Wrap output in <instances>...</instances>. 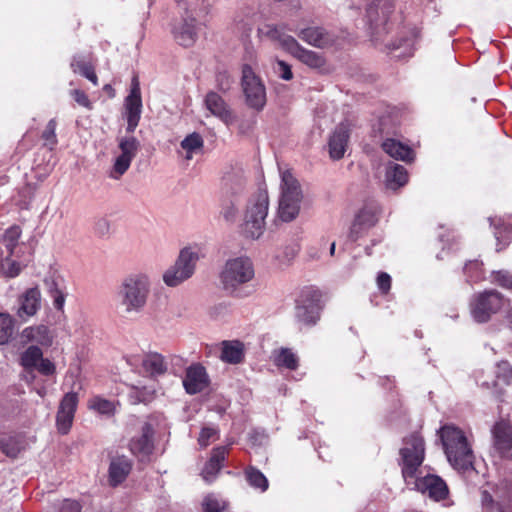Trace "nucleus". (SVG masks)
I'll return each instance as SVG.
<instances>
[{"label":"nucleus","instance_id":"obj_23","mask_svg":"<svg viewBox=\"0 0 512 512\" xmlns=\"http://www.w3.org/2000/svg\"><path fill=\"white\" fill-rule=\"evenodd\" d=\"M173 35L181 46H192L197 39L196 19L192 16L184 17L181 22L173 28Z\"/></svg>","mask_w":512,"mask_h":512},{"label":"nucleus","instance_id":"obj_13","mask_svg":"<svg viewBox=\"0 0 512 512\" xmlns=\"http://www.w3.org/2000/svg\"><path fill=\"white\" fill-rule=\"evenodd\" d=\"M124 107L127 119L126 131L133 133L139 124L142 113L141 90L137 76L132 79L130 92L124 100Z\"/></svg>","mask_w":512,"mask_h":512},{"label":"nucleus","instance_id":"obj_28","mask_svg":"<svg viewBox=\"0 0 512 512\" xmlns=\"http://www.w3.org/2000/svg\"><path fill=\"white\" fill-rule=\"evenodd\" d=\"M267 35L272 40L277 41L283 50H285L294 57L302 48L298 41L294 37L287 35L284 32L283 28L280 26L269 27Z\"/></svg>","mask_w":512,"mask_h":512},{"label":"nucleus","instance_id":"obj_40","mask_svg":"<svg viewBox=\"0 0 512 512\" xmlns=\"http://www.w3.org/2000/svg\"><path fill=\"white\" fill-rule=\"evenodd\" d=\"M48 294L52 299L53 306L57 310H62L65 304V293L55 280H45Z\"/></svg>","mask_w":512,"mask_h":512},{"label":"nucleus","instance_id":"obj_20","mask_svg":"<svg viewBox=\"0 0 512 512\" xmlns=\"http://www.w3.org/2000/svg\"><path fill=\"white\" fill-rule=\"evenodd\" d=\"M350 138V129L348 124L340 123L328 140L329 155L333 160H339L344 157Z\"/></svg>","mask_w":512,"mask_h":512},{"label":"nucleus","instance_id":"obj_57","mask_svg":"<svg viewBox=\"0 0 512 512\" xmlns=\"http://www.w3.org/2000/svg\"><path fill=\"white\" fill-rule=\"evenodd\" d=\"M481 501H482V505L484 507H489V506H491L494 503L491 494L488 493L487 491H483L482 492Z\"/></svg>","mask_w":512,"mask_h":512},{"label":"nucleus","instance_id":"obj_7","mask_svg":"<svg viewBox=\"0 0 512 512\" xmlns=\"http://www.w3.org/2000/svg\"><path fill=\"white\" fill-rule=\"evenodd\" d=\"M255 276L254 265L249 257L240 256L228 259L220 273V281L226 291L235 293L242 285Z\"/></svg>","mask_w":512,"mask_h":512},{"label":"nucleus","instance_id":"obj_51","mask_svg":"<svg viewBox=\"0 0 512 512\" xmlns=\"http://www.w3.org/2000/svg\"><path fill=\"white\" fill-rule=\"evenodd\" d=\"M57 509L58 512H81L82 505L77 500L64 499L59 503Z\"/></svg>","mask_w":512,"mask_h":512},{"label":"nucleus","instance_id":"obj_11","mask_svg":"<svg viewBox=\"0 0 512 512\" xmlns=\"http://www.w3.org/2000/svg\"><path fill=\"white\" fill-rule=\"evenodd\" d=\"M118 147L120 154L115 157L108 173L109 177L114 180L120 179L128 171L140 149V142L134 136H125L119 139Z\"/></svg>","mask_w":512,"mask_h":512},{"label":"nucleus","instance_id":"obj_35","mask_svg":"<svg viewBox=\"0 0 512 512\" xmlns=\"http://www.w3.org/2000/svg\"><path fill=\"white\" fill-rule=\"evenodd\" d=\"M245 480L255 490L265 492L269 487L266 476L256 467L248 466L244 471Z\"/></svg>","mask_w":512,"mask_h":512},{"label":"nucleus","instance_id":"obj_17","mask_svg":"<svg viewBox=\"0 0 512 512\" xmlns=\"http://www.w3.org/2000/svg\"><path fill=\"white\" fill-rule=\"evenodd\" d=\"M209 385L206 369L199 363H194L186 369L183 386L188 394H197Z\"/></svg>","mask_w":512,"mask_h":512},{"label":"nucleus","instance_id":"obj_39","mask_svg":"<svg viewBox=\"0 0 512 512\" xmlns=\"http://www.w3.org/2000/svg\"><path fill=\"white\" fill-rule=\"evenodd\" d=\"M14 333V318L6 312L0 313V345L7 344Z\"/></svg>","mask_w":512,"mask_h":512},{"label":"nucleus","instance_id":"obj_47","mask_svg":"<svg viewBox=\"0 0 512 512\" xmlns=\"http://www.w3.org/2000/svg\"><path fill=\"white\" fill-rule=\"evenodd\" d=\"M220 214L225 221L234 222L238 215V208L236 203L232 200H224L221 204Z\"/></svg>","mask_w":512,"mask_h":512},{"label":"nucleus","instance_id":"obj_48","mask_svg":"<svg viewBox=\"0 0 512 512\" xmlns=\"http://www.w3.org/2000/svg\"><path fill=\"white\" fill-rule=\"evenodd\" d=\"M273 71L281 79L289 81L293 78V72L291 66L283 60H277L273 66Z\"/></svg>","mask_w":512,"mask_h":512},{"label":"nucleus","instance_id":"obj_58","mask_svg":"<svg viewBox=\"0 0 512 512\" xmlns=\"http://www.w3.org/2000/svg\"><path fill=\"white\" fill-rule=\"evenodd\" d=\"M498 512H512V503L509 502L505 505H498Z\"/></svg>","mask_w":512,"mask_h":512},{"label":"nucleus","instance_id":"obj_24","mask_svg":"<svg viewBox=\"0 0 512 512\" xmlns=\"http://www.w3.org/2000/svg\"><path fill=\"white\" fill-rule=\"evenodd\" d=\"M153 428L151 424L145 423L141 434L131 439L129 443L130 451L136 456H148L153 451Z\"/></svg>","mask_w":512,"mask_h":512},{"label":"nucleus","instance_id":"obj_64","mask_svg":"<svg viewBox=\"0 0 512 512\" xmlns=\"http://www.w3.org/2000/svg\"><path fill=\"white\" fill-rule=\"evenodd\" d=\"M296 254V251L294 249H292V253H291V256L294 257Z\"/></svg>","mask_w":512,"mask_h":512},{"label":"nucleus","instance_id":"obj_6","mask_svg":"<svg viewBox=\"0 0 512 512\" xmlns=\"http://www.w3.org/2000/svg\"><path fill=\"white\" fill-rule=\"evenodd\" d=\"M268 210L269 199L266 192L259 191L249 199L243 223V232L247 237L258 239L263 235Z\"/></svg>","mask_w":512,"mask_h":512},{"label":"nucleus","instance_id":"obj_9","mask_svg":"<svg viewBox=\"0 0 512 512\" xmlns=\"http://www.w3.org/2000/svg\"><path fill=\"white\" fill-rule=\"evenodd\" d=\"M506 299L495 290L477 294L470 304L471 316L477 323H486L491 316L498 313L507 303Z\"/></svg>","mask_w":512,"mask_h":512},{"label":"nucleus","instance_id":"obj_19","mask_svg":"<svg viewBox=\"0 0 512 512\" xmlns=\"http://www.w3.org/2000/svg\"><path fill=\"white\" fill-rule=\"evenodd\" d=\"M206 109L216 118L226 125H231L235 121V115L225 100L216 92H209L205 96Z\"/></svg>","mask_w":512,"mask_h":512},{"label":"nucleus","instance_id":"obj_55","mask_svg":"<svg viewBox=\"0 0 512 512\" xmlns=\"http://www.w3.org/2000/svg\"><path fill=\"white\" fill-rule=\"evenodd\" d=\"M88 64H90V62L87 61L84 56L76 55L73 57L70 67L74 73H78L81 69H83V67H86Z\"/></svg>","mask_w":512,"mask_h":512},{"label":"nucleus","instance_id":"obj_29","mask_svg":"<svg viewBox=\"0 0 512 512\" xmlns=\"http://www.w3.org/2000/svg\"><path fill=\"white\" fill-rule=\"evenodd\" d=\"M490 225L494 227V236L497 241V251L505 248L512 239V219L505 221L502 218H489Z\"/></svg>","mask_w":512,"mask_h":512},{"label":"nucleus","instance_id":"obj_18","mask_svg":"<svg viewBox=\"0 0 512 512\" xmlns=\"http://www.w3.org/2000/svg\"><path fill=\"white\" fill-rule=\"evenodd\" d=\"M493 446L502 457L512 456V427L506 421L496 422L492 428Z\"/></svg>","mask_w":512,"mask_h":512},{"label":"nucleus","instance_id":"obj_21","mask_svg":"<svg viewBox=\"0 0 512 512\" xmlns=\"http://www.w3.org/2000/svg\"><path fill=\"white\" fill-rule=\"evenodd\" d=\"M379 206L376 202L366 203L361 210L358 212L355 221L353 223L351 234L354 240L357 239V235L361 230L370 228L378 221Z\"/></svg>","mask_w":512,"mask_h":512},{"label":"nucleus","instance_id":"obj_60","mask_svg":"<svg viewBox=\"0 0 512 512\" xmlns=\"http://www.w3.org/2000/svg\"><path fill=\"white\" fill-rule=\"evenodd\" d=\"M334 252H335V242H332L331 246H330V254L333 255Z\"/></svg>","mask_w":512,"mask_h":512},{"label":"nucleus","instance_id":"obj_16","mask_svg":"<svg viewBox=\"0 0 512 512\" xmlns=\"http://www.w3.org/2000/svg\"><path fill=\"white\" fill-rule=\"evenodd\" d=\"M298 37L307 44L320 49L332 47L337 42L334 33L319 26H310L299 30Z\"/></svg>","mask_w":512,"mask_h":512},{"label":"nucleus","instance_id":"obj_3","mask_svg":"<svg viewBox=\"0 0 512 512\" xmlns=\"http://www.w3.org/2000/svg\"><path fill=\"white\" fill-rule=\"evenodd\" d=\"M441 441L449 463L457 470H467L473 465V452L463 431L453 425L440 430Z\"/></svg>","mask_w":512,"mask_h":512},{"label":"nucleus","instance_id":"obj_33","mask_svg":"<svg viewBox=\"0 0 512 512\" xmlns=\"http://www.w3.org/2000/svg\"><path fill=\"white\" fill-rule=\"evenodd\" d=\"M143 372L150 376L162 375L167 370L166 362L162 355L151 353L141 358Z\"/></svg>","mask_w":512,"mask_h":512},{"label":"nucleus","instance_id":"obj_54","mask_svg":"<svg viewBox=\"0 0 512 512\" xmlns=\"http://www.w3.org/2000/svg\"><path fill=\"white\" fill-rule=\"evenodd\" d=\"M377 286L382 293H387L391 288V277L385 272H381L377 277Z\"/></svg>","mask_w":512,"mask_h":512},{"label":"nucleus","instance_id":"obj_27","mask_svg":"<svg viewBox=\"0 0 512 512\" xmlns=\"http://www.w3.org/2000/svg\"><path fill=\"white\" fill-rule=\"evenodd\" d=\"M228 453V447L219 446L213 449L210 459L202 470L203 479L207 482L213 481L222 468L223 462Z\"/></svg>","mask_w":512,"mask_h":512},{"label":"nucleus","instance_id":"obj_37","mask_svg":"<svg viewBox=\"0 0 512 512\" xmlns=\"http://www.w3.org/2000/svg\"><path fill=\"white\" fill-rule=\"evenodd\" d=\"M295 58L310 68H321L325 65V59L320 54L304 47L299 50Z\"/></svg>","mask_w":512,"mask_h":512},{"label":"nucleus","instance_id":"obj_26","mask_svg":"<svg viewBox=\"0 0 512 512\" xmlns=\"http://www.w3.org/2000/svg\"><path fill=\"white\" fill-rule=\"evenodd\" d=\"M204 139L198 132L189 133L180 142V148L177 150L179 156L186 161H191L195 155L203 152Z\"/></svg>","mask_w":512,"mask_h":512},{"label":"nucleus","instance_id":"obj_43","mask_svg":"<svg viewBox=\"0 0 512 512\" xmlns=\"http://www.w3.org/2000/svg\"><path fill=\"white\" fill-rule=\"evenodd\" d=\"M464 273L466 274L469 282H478L484 278L482 263L477 260L466 263Z\"/></svg>","mask_w":512,"mask_h":512},{"label":"nucleus","instance_id":"obj_1","mask_svg":"<svg viewBox=\"0 0 512 512\" xmlns=\"http://www.w3.org/2000/svg\"><path fill=\"white\" fill-rule=\"evenodd\" d=\"M425 458L424 439L419 434H412L405 438L400 449V466L402 477L406 485L418 492L440 501L447 497L448 487L443 479L437 475L428 474L418 476V471Z\"/></svg>","mask_w":512,"mask_h":512},{"label":"nucleus","instance_id":"obj_56","mask_svg":"<svg viewBox=\"0 0 512 512\" xmlns=\"http://www.w3.org/2000/svg\"><path fill=\"white\" fill-rule=\"evenodd\" d=\"M78 73L91 81L95 86L98 85V78L91 63L83 67Z\"/></svg>","mask_w":512,"mask_h":512},{"label":"nucleus","instance_id":"obj_53","mask_svg":"<svg viewBox=\"0 0 512 512\" xmlns=\"http://www.w3.org/2000/svg\"><path fill=\"white\" fill-rule=\"evenodd\" d=\"M71 96L80 106L92 109V104L84 91L79 89L72 90Z\"/></svg>","mask_w":512,"mask_h":512},{"label":"nucleus","instance_id":"obj_63","mask_svg":"<svg viewBox=\"0 0 512 512\" xmlns=\"http://www.w3.org/2000/svg\"><path fill=\"white\" fill-rule=\"evenodd\" d=\"M372 10H373V8H372V7H370V8L368 9V14H369V16H371V14H372Z\"/></svg>","mask_w":512,"mask_h":512},{"label":"nucleus","instance_id":"obj_42","mask_svg":"<svg viewBox=\"0 0 512 512\" xmlns=\"http://www.w3.org/2000/svg\"><path fill=\"white\" fill-rule=\"evenodd\" d=\"M56 127L57 122L55 119H51L44 131L42 132V139L44 141V146L48 147L50 150H53L57 145V136H56Z\"/></svg>","mask_w":512,"mask_h":512},{"label":"nucleus","instance_id":"obj_8","mask_svg":"<svg viewBox=\"0 0 512 512\" xmlns=\"http://www.w3.org/2000/svg\"><path fill=\"white\" fill-rule=\"evenodd\" d=\"M21 236L19 226L8 228L0 244V275L7 278H14L19 275L22 266L13 257L17 256L18 241Z\"/></svg>","mask_w":512,"mask_h":512},{"label":"nucleus","instance_id":"obj_36","mask_svg":"<svg viewBox=\"0 0 512 512\" xmlns=\"http://www.w3.org/2000/svg\"><path fill=\"white\" fill-rule=\"evenodd\" d=\"M42 357L43 352L41 348L36 345H31L21 353L20 364L26 370H31L37 366V363L41 360Z\"/></svg>","mask_w":512,"mask_h":512},{"label":"nucleus","instance_id":"obj_34","mask_svg":"<svg viewBox=\"0 0 512 512\" xmlns=\"http://www.w3.org/2000/svg\"><path fill=\"white\" fill-rule=\"evenodd\" d=\"M273 362L278 367L295 370L298 367V357L289 348H280L273 352Z\"/></svg>","mask_w":512,"mask_h":512},{"label":"nucleus","instance_id":"obj_25","mask_svg":"<svg viewBox=\"0 0 512 512\" xmlns=\"http://www.w3.org/2000/svg\"><path fill=\"white\" fill-rule=\"evenodd\" d=\"M21 339L24 343L35 342L38 345L49 347L53 343V335L44 324L26 327L21 332Z\"/></svg>","mask_w":512,"mask_h":512},{"label":"nucleus","instance_id":"obj_5","mask_svg":"<svg viewBox=\"0 0 512 512\" xmlns=\"http://www.w3.org/2000/svg\"><path fill=\"white\" fill-rule=\"evenodd\" d=\"M201 256V248L197 245L182 248L175 263L163 273L162 279L165 285L176 287L190 279L195 273Z\"/></svg>","mask_w":512,"mask_h":512},{"label":"nucleus","instance_id":"obj_15","mask_svg":"<svg viewBox=\"0 0 512 512\" xmlns=\"http://www.w3.org/2000/svg\"><path fill=\"white\" fill-rule=\"evenodd\" d=\"M18 308L16 310L17 317L26 322L34 317L41 309L42 296L38 287L26 289L17 298Z\"/></svg>","mask_w":512,"mask_h":512},{"label":"nucleus","instance_id":"obj_2","mask_svg":"<svg viewBox=\"0 0 512 512\" xmlns=\"http://www.w3.org/2000/svg\"><path fill=\"white\" fill-rule=\"evenodd\" d=\"M151 285L150 276L146 273L134 272L126 275L116 291L119 308L128 315L141 313L147 306Z\"/></svg>","mask_w":512,"mask_h":512},{"label":"nucleus","instance_id":"obj_31","mask_svg":"<svg viewBox=\"0 0 512 512\" xmlns=\"http://www.w3.org/2000/svg\"><path fill=\"white\" fill-rule=\"evenodd\" d=\"M382 148L390 157L404 162L411 161L414 158L413 150L402 142L388 138L382 143Z\"/></svg>","mask_w":512,"mask_h":512},{"label":"nucleus","instance_id":"obj_44","mask_svg":"<svg viewBox=\"0 0 512 512\" xmlns=\"http://www.w3.org/2000/svg\"><path fill=\"white\" fill-rule=\"evenodd\" d=\"M0 450L8 457L15 458L21 451L19 441L13 437L0 439Z\"/></svg>","mask_w":512,"mask_h":512},{"label":"nucleus","instance_id":"obj_22","mask_svg":"<svg viewBox=\"0 0 512 512\" xmlns=\"http://www.w3.org/2000/svg\"><path fill=\"white\" fill-rule=\"evenodd\" d=\"M132 469L131 460L124 455L111 457L108 469V481L113 487L124 482Z\"/></svg>","mask_w":512,"mask_h":512},{"label":"nucleus","instance_id":"obj_45","mask_svg":"<svg viewBox=\"0 0 512 512\" xmlns=\"http://www.w3.org/2000/svg\"><path fill=\"white\" fill-rule=\"evenodd\" d=\"M218 433L219 430L215 426L203 427L198 438L199 445L201 447H207L218 438Z\"/></svg>","mask_w":512,"mask_h":512},{"label":"nucleus","instance_id":"obj_4","mask_svg":"<svg viewBox=\"0 0 512 512\" xmlns=\"http://www.w3.org/2000/svg\"><path fill=\"white\" fill-rule=\"evenodd\" d=\"M281 195L277 216L282 222L293 221L300 212L302 191L297 179L289 170L281 172Z\"/></svg>","mask_w":512,"mask_h":512},{"label":"nucleus","instance_id":"obj_49","mask_svg":"<svg viewBox=\"0 0 512 512\" xmlns=\"http://www.w3.org/2000/svg\"><path fill=\"white\" fill-rule=\"evenodd\" d=\"M474 378L476 383L482 388H496V382L494 381V379L485 377V371L483 369L475 370Z\"/></svg>","mask_w":512,"mask_h":512},{"label":"nucleus","instance_id":"obj_32","mask_svg":"<svg viewBox=\"0 0 512 512\" xmlns=\"http://www.w3.org/2000/svg\"><path fill=\"white\" fill-rule=\"evenodd\" d=\"M408 182V173L404 166L390 163L386 168L385 183L388 189L396 190Z\"/></svg>","mask_w":512,"mask_h":512},{"label":"nucleus","instance_id":"obj_59","mask_svg":"<svg viewBox=\"0 0 512 512\" xmlns=\"http://www.w3.org/2000/svg\"><path fill=\"white\" fill-rule=\"evenodd\" d=\"M506 317L509 320V322L512 324V306L507 311V316Z\"/></svg>","mask_w":512,"mask_h":512},{"label":"nucleus","instance_id":"obj_10","mask_svg":"<svg viewBox=\"0 0 512 512\" xmlns=\"http://www.w3.org/2000/svg\"><path fill=\"white\" fill-rule=\"evenodd\" d=\"M321 292L314 287L302 289L296 303V319L305 326H313L320 318Z\"/></svg>","mask_w":512,"mask_h":512},{"label":"nucleus","instance_id":"obj_52","mask_svg":"<svg viewBox=\"0 0 512 512\" xmlns=\"http://www.w3.org/2000/svg\"><path fill=\"white\" fill-rule=\"evenodd\" d=\"M493 278L500 286L512 289V274L507 271H498L493 273Z\"/></svg>","mask_w":512,"mask_h":512},{"label":"nucleus","instance_id":"obj_46","mask_svg":"<svg viewBox=\"0 0 512 512\" xmlns=\"http://www.w3.org/2000/svg\"><path fill=\"white\" fill-rule=\"evenodd\" d=\"M226 505V501L214 495H208L203 501L205 512H222L226 508Z\"/></svg>","mask_w":512,"mask_h":512},{"label":"nucleus","instance_id":"obj_38","mask_svg":"<svg viewBox=\"0 0 512 512\" xmlns=\"http://www.w3.org/2000/svg\"><path fill=\"white\" fill-rule=\"evenodd\" d=\"M496 387L499 385L509 386L512 383V366L508 361L502 360L496 364L495 377Z\"/></svg>","mask_w":512,"mask_h":512},{"label":"nucleus","instance_id":"obj_14","mask_svg":"<svg viewBox=\"0 0 512 512\" xmlns=\"http://www.w3.org/2000/svg\"><path fill=\"white\" fill-rule=\"evenodd\" d=\"M78 402V394L75 391L65 393L60 400L56 414V427L59 433L65 435L70 431Z\"/></svg>","mask_w":512,"mask_h":512},{"label":"nucleus","instance_id":"obj_62","mask_svg":"<svg viewBox=\"0 0 512 512\" xmlns=\"http://www.w3.org/2000/svg\"><path fill=\"white\" fill-rule=\"evenodd\" d=\"M37 393H38V395H39V396H41V397H44V395H45V391H44V389H40V390H38V391H37Z\"/></svg>","mask_w":512,"mask_h":512},{"label":"nucleus","instance_id":"obj_30","mask_svg":"<svg viewBox=\"0 0 512 512\" xmlns=\"http://www.w3.org/2000/svg\"><path fill=\"white\" fill-rule=\"evenodd\" d=\"M220 359L229 364L241 363L244 359V344L239 340L223 341Z\"/></svg>","mask_w":512,"mask_h":512},{"label":"nucleus","instance_id":"obj_61","mask_svg":"<svg viewBox=\"0 0 512 512\" xmlns=\"http://www.w3.org/2000/svg\"><path fill=\"white\" fill-rule=\"evenodd\" d=\"M104 90H105V91H107V92H112V91H113V89H112L111 85H109V84H106V85L104 86Z\"/></svg>","mask_w":512,"mask_h":512},{"label":"nucleus","instance_id":"obj_50","mask_svg":"<svg viewBox=\"0 0 512 512\" xmlns=\"http://www.w3.org/2000/svg\"><path fill=\"white\" fill-rule=\"evenodd\" d=\"M34 369H36L40 374L45 376L53 375L56 372L55 364L51 360L43 357L37 363V366H35Z\"/></svg>","mask_w":512,"mask_h":512},{"label":"nucleus","instance_id":"obj_41","mask_svg":"<svg viewBox=\"0 0 512 512\" xmlns=\"http://www.w3.org/2000/svg\"><path fill=\"white\" fill-rule=\"evenodd\" d=\"M88 408L103 415H112L115 411L114 403L100 396L91 398L88 402Z\"/></svg>","mask_w":512,"mask_h":512},{"label":"nucleus","instance_id":"obj_12","mask_svg":"<svg viewBox=\"0 0 512 512\" xmlns=\"http://www.w3.org/2000/svg\"><path fill=\"white\" fill-rule=\"evenodd\" d=\"M242 88L247 105L262 110L266 104L265 86L249 65L242 68Z\"/></svg>","mask_w":512,"mask_h":512}]
</instances>
